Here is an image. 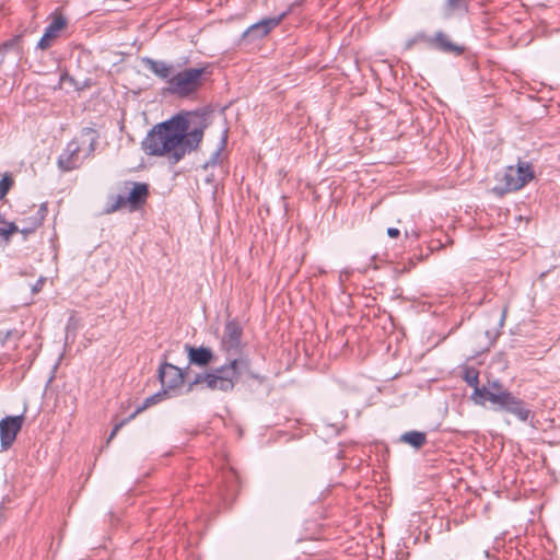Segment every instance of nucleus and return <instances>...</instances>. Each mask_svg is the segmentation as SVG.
Returning a JSON list of instances; mask_svg holds the SVG:
<instances>
[{
	"label": "nucleus",
	"mask_w": 560,
	"mask_h": 560,
	"mask_svg": "<svg viewBox=\"0 0 560 560\" xmlns=\"http://www.w3.org/2000/svg\"><path fill=\"white\" fill-rule=\"evenodd\" d=\"M42 222H43V215H42L40 218H35V221H34V223H33V225H32V226H30V228H22V229H19V231H18V232H21V233H23L24 235H27V234H30V233H33V232L36 230V228H37V226H39V225L42 224Z\"/></svg>",
	"instance_id": "obj_25"
},
{
	"label": "nucleus",
	"mask_w": 560,
	"mask_h": 560,
	"mask_svg": "<svg viewBox=\"0 0 560 560\" xmlns=\"http://www.w3.org/2000/svg\"><path fill=\"white\" fill-rule=\"evenodd\" d=\"M225 358L226 362L224 364L212 370L210 380L212 390L232 392L243 372L248 373L253 378H258V375L249 370L247 357Z\"/></svg>",
	"instance_id": "obj_4"
},
{
	"label": "nucleus",
	"mask_w": 560,
	"mask_h": 560,
	"mask_svg": "<svg viewBox=\"0 0 560 560\" xmlns=\"http://www.w3.org/2000/svg\"><path fill=\"white\" fill-rule=\"evenodd\" d=\"M206 68H185L172 75L167 92L180 98L189 97L197 93L202 85L201 77Z\"/></svg>",
	"instance_id": "obj_6"
},
{
	"label": "nucleus",
	"mask_w": 560,
	"mask_h": 560,
	"mask_svg": "<svg viewBox=\"0 0 560 560\" xmlns=\"http://www.w3.org/2000/svg\"><path fill=\"white\" fill-rule=\"evenodd\" d=\"M203 126L190 129L185 116L175 115L155 125L141 142L148 155L167 156L171 165L198 149L203 138Z\"/></svg>",
	"instance_id": "obj_1"
},
{
	"label": "nucleus",
	"mask_w": 560,
	"mask_h": 560,
	"mask_svg": "<svg viewBox=\"0 0 560 560\" xmlns=\"http://www.w3.org/2000/svg\"><path fill=\"white\" fill-rule=\"evenodd\" d=\"M468 0H445L443 4V14L451 18L455 12H467Z\"/></svg>",
	"instance_id": "obj_19"
},
{
	"label": "nucleus",
	"mask_w": 560,
	"mask_h": 560,
	"mask_svg": "<svg viewBox=\"0 0 560 560\" xmlns=\"http://www.w3.org/2000/svg\"><path fill=\"white\" fill-rule=\"evenodd\" d=\"M400 441L415 448H421L427 443V434L420 431H408L400 436Z\"/></svg>",
	"instance_id": "obj_17"
},
{
	"label": "nucleus",
	"mask_w": 560,
	"mask_h": 560,
	"mask_svg": "<svg viewBox=\"0 0 560 560\" xmlns=\"http://www.w3.org/2000/svg\"><path fill=\"white\" fill-rule=\"evenodd\" d=\"M432 36H428L424 33H418L415 35V42L417 43H425L430 47V40Z\"/></svg>",
	"instance_id": "obj_26"
},
{
	"label": "nucleus",
	"mask_w": 560,
	"mask_h": 560,
	"mask_svg": "<svg viewBox=\"0 0 560 560\" xmlns=\"http://www.w3.org/2000/svg\"><path fill=\"white\" fill-rule=\"evenodd\" d=\"M166 389H162L144 399V401L138 406L135 411L129 416V419H135L139 413L144 411L147 408L162 401L166 397Z\"/></svg>",
	"instance_id": "obj_18"
},
{
	"label": "nucleus",
	"mask_w": 560,
	"mask_h": 560,
	"mask_svg": "<svg viewBox=\"0 0 560 560\" xmlns=\"http://www.w3.org/2000/svg\"><path fill=\"white\" fill-rule=\"evenodd\" d=\"M96 131L83 128L79 138L71 140L58 156L57 165L62 172H70L80 167L82 160L91 155L96 145Z\"/></svg>",
	"instance_id": "obj_3"
},
{
	"label": "nucleus",
	"mask_w": 560,
	"mask_h": 560,
	"mask_svg": "<svg viewBox=\"0 0 560 560\" xmlns=\"http://www.w3.org/2000/svg\"><path fill=\"white\" fill-rule=\"evenodd\" d=\"M13 44H14V40H10V42H8V43H4V44H3V48H4V49H8L9 47H12V46H13Z\"/></svg>",
	"instance_id": "obj_30"
},
{
	"label": "nucleus",
	"mask_w": 560,
	"mask_h": 560,
	"mask_svg": "<svg viewBox=\"0 0 560 560\" xmlns=\"http://www.w3.org/2000/svg\"><path fill=\"white\" fill-rule=\"evenodd\" d=\"M485 393L480 394L481 402L490 401L495 406V410L505 411L515 416L518 420L526 422L530 416V410L526 404L509 392L499 381L489 383V386H482Z\"/></svg>",
	"instance_id": "obj_2"
},
{
	"label": "nucleus",
	"mask_w": 560,
	"mask_h": 560,
	"mask_svg": "<svg viewBox=\"0 0 560 560\" xmlns=\"http://www.w3.org/2000/svg\"><path fill=\"white\" fill-rule=\"evenodd\" d=\"M142 63L144 67L150 70L154 75L159 79L164 80L167 85L170 84V80L174 72V66L172 63H167L162 60H155L150 57H143Z\"/></svg>",
	"instance_id": "obj_14"
},
{
	"label": "nucleus",
	"mask_w": 560,
	"mask_h": 560,
	"mask_svg": "<svg viewBox=\"0 0 560 560\" xmlns=\"http://www.w3.org/2000/svg\"><path fill=\"white\" fill-rule=\"evenodd\" d=\"M0 223H5L4 215L0 212Z\"/></svg>",
	"instance_id": "obj_32"
},
{
	"label": "nucleus",
	"mask_w": 560,
	"mask_h": 560,
	"mask_svg": "<svg viewBox=\"0 0 560 560\" xmlns=\"http://www.w3.org/2000/svg\"><path fill=\"white\" fill-rule=\"evenodd\" d=\"M463 378L468 386L474 388L471 399L475 401V404H480V394L485 393V388H482V386H479L478 371L474 368H467L465 369Z\"/></svg>",
	"instance_id": "obj_16"
},
{
	"label": "nucleus",
	"mask_w": 560,
	"mask_h": 560,
	"mask_svg": "<svg viewBox=\"0 0 560 560\" xmlns=\"http://www.w3.org/2000/svg\"><path fill=\"white\" fill-rule=\"evenodd\" d=\"M131 186L127 196L117 195L116 202L109 209V212L116 211L120 208L128 206L130 210H138L141 208L148 198L149 186L145 183L129 182L126 183Z\"/></svg>",
	"instance_id": "obj_8"
},
{
	"label": "nucleus",
	"mask_w": 560,
	"mask_h": 560,
	"mask_svg": "<svg viewBox=\"0 0 560 560\" xmlns=\"http://www.w3.org/2000/svg\"><path fill=\"white\" fill-rule=\"evenodd\" d=\"M225 143H226V137L223 136L221 139L220 147L211 154L210 159L202 165L203 170H207L210 166H215L220 163V155H221L223 148L225 147Z\"/></svg>",
	"instance_id": "obj_21"
},
{
	"label": "nucleus",
	"mask_w": 560,
	"mask_h": 560,
	"mask_svg": "<svg viewBox=\"0 0 560 560\" xmlns=\"http://www.w3.org/2000/svg\"><path fill=\"white\" fill-rule=\"evenodd\" d=\"M387 235L392 238H396L400 235V231L396 228H388Z\"/></svg>",
	"instance_id": "obj_27"
},
{
	"label": "nucleus",
	"mask_w": 560,
	"mask_h": 560,
	"mask_svg": "<svg viewBox=\"0 0 560 560\" xmlns=\"http://www.w3.org/2000/svg\"><path fill=\"white\" fill-rule=\"evenodd\" d=\"M243 328L236 319L228 320L224 325L220 349L229 358L244 357L242 354Z\"/></svg>",
	"instance_id": "obj_7"
},
{
	"label": "nucleus",
	"mask_w": 560,
	"mask_h": 560,
	"mask_svg": "<svg viewBox=\"0 0 560 560\" xmlns=\"http://www.w3.org/2000/svg\"><path fill=\"white\" fill-rule=\"evenodd\" d=\"M24 422V416H7L0 420V443L2 450L12 446L18 433L21 431Z\"/></svg>",
	"instance_id": "obj_10"
},
{
	"label": "nucleus",
	"mask_w": 560,
	"mask_h": 560,
	"mask_svg": "<svg viewBox=\"0 0 560 560\" xmlns=\"http://www.w3.org/2000/svg\"><path fill=\"white\" fill-rule=\"evenodd\" d=\"M430 40V48L450 54L460 56L464 54L465 48L452 42L451 37L443 31H438Z\"/></svg>",
	"instance_id": "obj_12"
},
{
	"label": "nucleus",
	"mask_w": 560,
	"mask_h": 560,
	"mask_svg": "<svg viewBox=\"0 0 560 560\" xmlns=\"http://www.w3.org/2000/svg\"><path fill=\"white\" fill-rule=\"evenodd\" d=\"M185 349L188 354V361L190 364L198 366H206L212 362L214 354L210 348L207 347H194L186 345Z\"/></svg>",
	"instance_id": "obj_15"
},
{
	"label": "nucleus",
	"mask_w": 560,
	"mask_h": 560,
	"mask_svg": "<svg viewBox=\"0 0 560 560\" xmlns=\"http://www.w3.org/2000/svg\"><path fill=\"white\" fill-rule=\"evenodd\" d=\"M11 334H12V331H11V330H8V331H7V332H4V334H3L2 331H0V342H1L2 345H4V343H5V341L10 338Z\"/></svg>",
	"instance_id": "obj_28"
},
{
	"label": "nucleus",
	"mask_w": 560,
	"mask_h": 560,
	"mask_svg": "<svg viewBox=\"0 0 560 560\" xmlns=\"http://www.w3.org/2000/svg\"><path fill=\"white\" fill-rule=\"evenodd\" d=\"M13 185V179L10 175L5 174L0 179V199H2Z\"/></svg>",
	"instance_id": "obj_23"
},
{
	"label": "nucleus",
	"mask_w": 560,
	"mask_h": 560,
	"mask_svg": "<svg viewBox=\"0 0 560 560\" xmlns=\"http://www.w3.org/2000/svg\"><path fill=\"white\" fill-rule=\"evenodd\" d=\"M534 178V168L530 163L520 161L516 166H508L504 172L498 175L499 184L492 190L503 196L506 192L516 191L523 188Z\"/></svg>",
	"instance_id": "obj_5"
},
{
	"label": "nucleus",
	"mask_w": 560,
	"mask_h": 560,
	"mask_svg": "<svg viewBox=\"0 0 560 560\" xmlns=\"http://www.w3.org/2000/svg\"><path fill=\"white\" fill-rule=\"evenodd\" d=\"M285 13L278 16L267 18L258 21L250 25L245 32H243L240 38V45L245 44L249 40L261 39L267 36L276 26L280 24Z\"/></svg>",
	"instance_id": "obj_9"
},
{
	"label": "nucleus",
	"mask_w": 560,
	"mask_h": 560,
	"mask_svg": "<svg viewBox=\"0 0 560 560\" xmlns=\"http://www.w3.org/2000/svg\"><path fill=\"white\" fill-rule=\"evenodd\" d=\"M212 376V371L208 373H199L195 376L194 381L189 384L188 390H191L195 385L206 384V387L212 390V385L210 384V380Z\"/></svg>",
	"instance_id": "obj_22"
},
{
	"label": "nucleus",
	"mask_w": 560,
	"mask_h": 560,
	"mask_svg": "<svg viewBox=\"0 0 560 560\" xmlns=\"http://www.w3.org/2000/svg\"><path fill=\"white\" fill-rule=\"evenodd\" d=\"M19 231V226L14 222L0 223V237L8 243L10 237Z\"/></svg>",
	"instance_id": "obj_20"
},
{
	"label": "nucleus",
	"mask_w": 560,
	"mask_h": 560,
	"mask_svg": "<svg viewBox=\"0 0 560 560\" xmlns=\"http://www.w3.org/2000/svg\"><path fill=\"white\" fill-rule=\"evenodd\" d=\"M131 420H132V419H129V417H128V418H126V419L121 420L120 422L116 423V424L114 425V428L112 429V431H110V434H109V436H108V439H107V443H109V442H110V441L116 436V434L118 433V431H119V430H120V429H121L126 423H128V422H129V421H131Z\"/></svg>",
	"instance_id": "obj_24"
},
{
	"label": "nucleus",
	"mask_w": 560,
	"mask_h": 560,
	"mask_svg": "<svg viewBox=\"0 0 560 560\" xmlns=\"http://www.w3.org/2000/svg\"><path fill=\"white\" fill-rule=\"evenodd\" d=\"M46 211H47L46 205L43 203L40 206V208L38 209V211H37V217L36 218H40L43 215V219H44L45 214H46Z\"/></svg>",
	"instance_id": "obj_29"
},
{
	"label": "nucleus",
	"mask_w": 560,
	"mask_h": 560,
	"mask_svg": "<svg viewBox=\"0 0 560 560\" xmlns=\"http://www.w3.org/2000/svg\"><path fill=\"white\" fill-rule=\"evenodd\" d=\"M67 20L62 15L56 16L45 28V32L37 43V47L42 50L48 49L54 40L57 38L58 33L65 28Z\"/></svg>",
	"instance_id": "obj_13"
},
{
	"label": "nucleus",
	"mask_w": 560,
	"mask_h": 560,
	"mask_svg": "<svg viewBox=\"0 0 560 560\" xmlns=\"http://www.w3.org/2000/svg\"><path fill=\"white\" fill-rule=\"evenodd\" d=\"M159 380L163 389H175L184 383V372L178 366L164 362L159 368Z\"/></svg>",
	"instance_id": "obj_11"
},
{
	"label": "nucleus",
	"mask_w": 560,
	"mask_h": 560,
	"mask_svg": "<svg viewBox=\"0 0 560 560\" xmlns=\"http://www.w3.org/2000/svg\"><path fill=\"white\" fill-rule=\"evenodd\" d=\"M413 44H417V42H415V36L409 40L408 46L410 47Z\"/></svg>",
	"instance_id": "obj_31"
}]
</instances>
